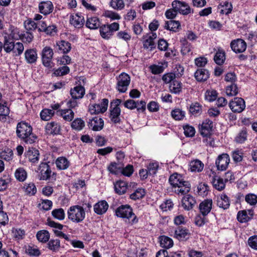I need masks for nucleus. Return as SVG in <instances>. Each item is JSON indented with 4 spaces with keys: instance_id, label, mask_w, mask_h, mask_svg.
Returning a JSON list of instances; mask_svg holds the SVG:
<instances>
[{
    "instance_id": "nucleus-1",
    "label": "nucleus",
    "mask_w": 257,
    "mask_h": 257,
    "mask_svg": "<svg viewBox=\"0 0 257 257\" xmlns=\"http://www.w3.org/2000/svg\"><path fill=\"white\" fill-rule=\"evenodd\" d=\"M16 133L19 138L27 144L33 143L37 139L32 133V127L25 122L22 121L18 123Z\"/></svg>"
},
{
    "instance_id": "nucleus-2",
    "label": "nucleus",
    "mask_w": 257,
    "mask_h": 257,
    "mask_svg": "<svg viewBox=\"0 0 257 257\" xmlns=\"http://www.w3.org/2000/svg\"><path fill=\"white\" fill-rule=\"evenodd\" d=\"M67 214L68 219L76 223L82 222L85 218L84 208L79 205L70 207L68 209Z\"/></svg>"
},
{
    "instance_id": "nucleus-3",
    "label": "nucleus",
    "mask_w": 257,
    "mask_h": 257,
    "mask_svg": "<svg viewBox=\"0 0 257 257\" xmlns=\"http://www.w3.org/2000/svg\"><path fill=\"white\" fill-rule=\"evenodd\" d=\"M115 214L117 217L123 219H130L131 217H133L131 221L132 224H136L139 221L138 218L133 212V208L129 205L119 206L115 209Z\"/></svg>"
},
{
    "instance_id": "nucleus-4",
    "label": "nucleus",
    "mask_w": 257,
    "mask_h": 257,
    "mask_svg": "<svg viewBox=\"0 0 257 257\" xmlns=\"http://www.w3.org/2000/svg\"><path fill=\"white\" fill-rule=\"evenodd\" d=\"M116 88L117 91L120 93L125 92L131 83L130 75L124 72L121 73L116 77Z\"/></svg>"
},
{
    "instance_id": "nucleus-5",
    "label": "nucleus",
    "mask_w": 257,
    "mask_h": 257,
    "mask_svg": "<svg viewBox=\"0 0 257 257\" xmlns=\"http://www.w3.org/2000/svg\"><path fill=\"white\" fill-rule=\"evenodd\" d=\"M119 24L117 23H113L110 25H103L100 27V34L101 36L105 39H109L113 34L114 32L119 29Z\"/></svg>"
},
{
    "instance_id": "nucleus-6",
    "label": "nucleus",
    "mask_w": 257,
    "mask_h": 257,
    "mask_svg": "<svg viewBox=\"0 0 257 257\" xmlns=\"http://www.w3.org/2000/svg\"><path fill=\"white\" fill-rule=\"evenodd\" d=\"M54 53L52 49L48 46L43 48L41 52V57L43 65L48 68L53 66L52 58Z\"/></svg>"
},
{
    "instance_id": "nucleus-7",
    "label": "nucleus",
    "mask_w": 257,
    "mask_h": 257,
    "mask_svg": "<svg viewBox=\"0 0 257 257\" xmlns=\"http://www.w3.org/2000/svg\"><path fill=\"white\" fill-rule=\"evenodd\" d=\"M39 176L40 180H47L50 178L55 177L56 174L52 172L50 166L47 163H41L38 169Z\"/></svg>"
},
{
    "instance_id": "nucleus-8",
    "label": "nucleus",
    "mask_w": 257,
    "mask_h": 257,
    "mask_svg": "<svg viewBox=\"0 0 257 257\" xmlns=\"http://www.w3.org/2000/svg\"><path fill=\"white\" fill-rule=\"evenodd\" d=\"M172 6L174 9L183 15H187L193 13L189 5L184 2L174 1L172 2Z\"/></svg>"
},
{
    "instance_id": "nucleus-9",
    "label": "nucleus",
    "mask_w": 257,
    "mask_h": 257,
    "mask_svg": "<svg viewBox=\"0 0 257 257\" xmlns=\"http://www.w3.org/2000/svg\"><path fill=\"white\" fill-rule=\"evenodd\" d=\"M108 103V100L104 98L99 103L90 105L89 106V111L92 114L103 113L107 110Z\"/></svg>"
},
{
    "instance_id": "nucleus-10",
    "label": "nucleus",
    "mask_w": 257,
    "mask_h": 257,
    "mask_svg": "<svg viewBox=\"0 0 257 257\" xmlns=\"http://www.w3.org/2000/svg\"><path fill=\"white\" fill-rule=\"evenodd\" d=\"M229 107L234 112H241L245 108V101L241 97H235L229 104Z\"/></svg>"
},
{
    "instance_id": "nucleus-11",
    "label": "nucleus",
    "mask_w": 257,
    "mask_h": 257,
    "mask_svg": "<svg viewBox=\"0 0 257 257\" xmlns=\"http://www.w3.org/2000/svg\"><path fill=\"white\" fill-rule=\"evenodd\" d=\"M230 162V158L228 154H222L219 155L216 160L215 164L217 170L225 171L228 167Z\"/></svg>"
},
{
    "instance_id": "nucleus-12",
    "label": "nucleus",
    "mask_w": 257,
    "mask_h": 257,
    "mask_svg": "<svg viewBox=\"0 0 257 257\" xmlns=\"http://www.w3.org/2000/svg\"><path fill=\"white\" fill-rule=\"evenodd\" d=\"M157 38L155 33H151L143 37V46L144 48L149 49L152 51L156 47L154 40Z\"/></svg>"
},
{
    "instance_id": "nucleus-13",
    "label": "nucleus",
    "mask_w": 257,
    "mask_h": 257,
    "mask_svg": "<svg viewBox=\"0 0 257 257\" xmlns=\"http://www.w3.org/2000/svg\"><path fill=\"white\" fill-rule=\"evenodd\" d=\"M88 126L90 129L94 131H99L104 126V121L103 119L99 116H95L90 119L88 122Z\"/></svg>"
},
{
    "instance_id": "nucleus-14",
    "label": "nucleus",
    "mask_w": 257,
    "mask_h": 257,
    "mask_svg": "<svg viewBox=\"0 0 257 257\" xmlns=\"http://www.w3.org/2000/svg\"><path fill=\"white\" fill-rule=\"evenodd\" d=\"M232 50L236 53L244 52L246 48V44L244 41L238 39L232 41L230 43Z\"/></svg>"
},
{
    "instance_id": "nucleus-15",
    "label": "nucleus",
    "mask_w": 257,
    "mask_h": 257,
    "mask_svg": "<svg viewBox=\"0 0 257 257\" xmlns=\"http://www.w3.org/2000/svg\"><path fill=\"white\" fill-rule=\"evenodd\" d=\"M195 198L190 194H185L182 199V205L184 209L190 210L192 209L196 204Z\"/></svg>"
},
{
    "instance_id": "nucleus-16",
    "label": "nucleus",
    "mask_w": 257,
    "mask_h": 257,
    "mask_svg": "<svg viewBox=\"0 0 257 257\" xmlns=\"http://www.w3.org/2000/svg\"><path fill=\"white\" fill-rule=\"evenodd\" d=\"M174 236L179 241H186L189 238L190 233L188 229L178 227L175 231Z\"/></svg>"
},
{
    "instance_id": "nucleus-17",
    "label": "nucleus",
    "mask_w": 257,
    "mask_h": 257,
    "mask_svg": "<svg viewBox=\"0 0 257 257\" xmlns=\"http://www.w3.org/2000/svg\"><path fill=\"white\" fill-rule=\"evenodd\" d=\"M253 215L252 210H241L238 212L237 219L241 223H245L251 220Z\"/></svg>"
},
{
    "instance_id": "nucleus-18",
    "label": "nucleus",
    "mask_w": 257,
    "mask_h": 257,
    "mask_svg": "<svg viewBox=\"0 0 257 257\" xmlns=\"http://www.w3.org/2000/svg\"><path fill=\"white\" fill-rule=\"evenodd\" d=\"M53 5L51 1H43L39 3V12L44 15H47L52 12Z\"/></svg>"
},
{
    "instance_id": "nucleus-19",
    "label": "nucleus",
    "mask_w": 257,
    "mask_h": 257,
    "mask_svg": "<svg viewBox=\"0 0 257 257\" xmlns=\"http://www.w3.org/2000/svg\"><path fill=\"white\" fill-rule=\"evenodd\" d=\"M213 127V122L209 119H206L203 121L200 127V134L203 137H208L210 135V133Z\"/></svg>"
},
{
    "instance_id": "nucleus-20",
    "label": "nucleus",
    "mask_w": 257,
    "mask_h": 257,
    "mask_svg": "<svg viewBox=\"0 0 257 257\" xmlns=\"http://www.w3.org/2000/svg\"><path fill=\"white\" fill-rule=\"evenodd\" d=\"M108 208V204L105 200H101L95 203L93 206L94 211L98 215L104 214Z\"/></svg>"
},
{
    "instance_id": "nucleus-21",
    "label": "nucleus",
    "mask_w": 257,
    "mask_h": 257,
    "mask_svg": "<svg viewBox=\"0 0 257 257\" xmlns=\"http://www.w3.org/2000/svg\"><path fill=\"white\" fill-rule=\"evenodd\" d=\"M212 205V199H207L203 201L199 205V210L203 216H206L210 212Z\"/></svg>"
},
{
    "instance_id": "nucleus-22",
    "label": "nucleus",
    "mask_w": 257,
    "mask_h": 257,
    "mask_svg": "<svg viewBox=\"0 0 257 257\" xmlns=\"http://www.w3.org/2000/svg\"><path fill=\"white\" fill-rule=\"evenodd\" d=\"M60 130V125L56 122H48L45 126L46 132L49 135H57Z\"/></svg>"
},
{
    "instance_id": "nucleus-23",
    "label": "nucleus",
    "mask_w": 257,
    "mask_h": 257,
    "mask_svg": "<svg viewBox=\"0 0 257 257\" xmlns=\"http://www.w3.org/2000/svg\"><path fill=\"white\" fill-rule=\"evenodd\" d=\"M25 156L30 162L35 163L39 160V152L35 148H29L25 153Z\"/></svg>"
},
{
    "instance_id": "nucleus-24",
    "label": "nucleus",
    "mask_w": 257,
    "mask_h": 257,
    "mask_svg": "<svg viewBox=\"0 0 257 257\" xmlns=\"http://www.w3.org/2000/svg\"><path fill=\"white\" fill-rule=\"evenodd\" d=\"M217 205L224 210L228 208L230 206L229 197L225 194H221L217 198Z\"/></svg>"
},
{
    "instance_id": "nucleus-25",
    "label": "nucleus",
    "mask_w": 257,
    "mask_h": 257,
    "mask_svg": "<svg viewBox=\"0 0 257 257\" xmlns=\"http://www.w3.org/2000/svg\"><path fill=\"white\" fill-rule=\"evenodd\" d=\"M70 23L75 28H80L84 25V18L78 14L72 15L70 16Z\"/></svg>"
},
{
    "instance_id": "nucleus-26",
    "label": "nucleus",
    "mask_w": 257,
    "mask_h": 257,
    "mask_svg": "<svg viewBox=\"0 0 257 257\" xmlns=\"http://www.w3.org/2000/svg\"><path fill=\"white\" fill-rule=\"evenodd\" d=\"M85 94V89L82 86H76L70 91V94L73 99H80Z\"/></svg>"
},
{
    "instance_id": "nucleus-27",
    "label": "nucleus",
    "mask_w": 257,
    "mask_h": 257,
    "mask_svg": "<svg viewBox=\"0 0 257 257\" xmlns=\"http://www.w3.org/2000/svg\"><path fill=\"white\" fill-rule=\"evenodd\" d=\"M209 72L205 69H198L195 73L194 76L198 81H205L209 77Z\"/></svg>"
},
{
    "instance_id": "nucleus-28",
    "label": "nucleus",
    "mask_w": 257,
    "mask_h": 257,
    "mask_svg": "<svg viewBox=\"0 0 257 257\" xmlns=\"http://www.w3.org/2000/svg\"><path fill=\"white\" fill-rule=\"evenodd\" d=\"M184 181L182 176L178 174H174L171 175L169 178V182L174 188H178V186L181 185Z\"/></svg>"
},
{
    "instance_id": "nucleus-29",
    "label": "nucleus",
    "mask_w": 257,
    "mask_h": 257,
    "mask_svg": "<svg viewBox=\"0 0 257 257\" xmlns=\"http://www.w3.org/2000/svg\"><path fill=\"white\" fill-rule=\"evenodd\" d=\"M25 57L28 63H35L37 59V54L34 49H28L25 52Z\"/></svg>"
},
{
    "instance_id": "nucleus-30",
    "label": "nucleus",
    "mask_w": 257,
    "mask_h": 257,
    "mask_svg": "<svg viewBox=\"0 0 257 257\" xmlns=\"http://www.w3.org/2000/svg\"><path fill=\"white\" fill-rule=\"evenodd\" d=\"M12 233L14 239L16 241H19L25 238L26 231L20 228H13Z\"/></svg>"
},
{
    "instance_id": "nucleus-31",
    "label": "nucleus",
    "mask_w": 257,
    "mask_h": 257,
    "mask_svg": "<svg viewBox=\"0 0 257 257\" xmlns=\"http://www.w3.org/2000/svg\"><path fill=\"white\" fill-rule=\"evenodd\" d=\"M57 168L59 170H66L69 165V161L65 157H59L55 162Z\"/></svg>"
},
{
    "instance_id": "nucleus-32",
    "label": "nucleus",
    "mask_w": 257,
    "mask_h": 257,
    "mask_svg": "<svg viewBox=\"0 0 257 257\" xmlns=\"http://www.w3.org/2000/svg\"><path fill=\"white\" fill-rule=\"evenodd\" d=\"M114 189L116 193H125L127 191H130L127 183L122 181H119L114 184Z\"/></svg>"
},
{
    "instance_id": "nucleus-33",
    "label": "nucleus",
    "mask_w": 257,
    "mask_h": 257,
    "mask_svg": "<svg viewBox=\"0 0 257 257\" xmlns=\"http://www.w3.org/2000/svg\"><path fill=\"white\" fill-rule=\"evenodd\" d=\"M56 46L58 47V50H61L63 53H68L71 49V44L64 40H62L56 43Z\"/></svg>"
},
{
    "instance_id": "nucleus-34",
    "label": "nucleus",
    "mask_w": 257,
    "mask_h": 257,
    "mask_svg": "<svg viewBox=\"0 0 257 257\" xmlns=\"http://www.w3.org/2000/svg\"><path fill=\"white\" fill-rule=\"evenodd\" d=\"M120 109L119 107L110 108V118L112 121L116 123L120 121Z\"/></svg>"
},
{
    "instance_id": "nucleus-35",
    "label": "nucleus",
    "mask_w": 257,
    "mask_h": 257,
    "mask_svg": "<svg viewBox=\"0 0 257 257\" xmlns=\"http://www.w3.org/2000/svg\"><path fill=\"white\" fill-rule=\"evenodd\" d=\"M86 26L90 29H96L100 26V22L97 17L88 18L86 22Z\"/></svg>"
},
{
    "instance_id": "nucleus-36",
    "label": "nucleus",
    "mask_w": 257,
    "mask_h": 257,
    "mask_svg": "<svg viewBox=\"0 0 257 257\" xmlns=\"http://www.w3.org/2000/svg\"><path fill=\"white\" fill-rule=\"evenodd\" d=\"M182 83L175 79L169 85L170 91L175 94L179 93L182 91Z\"/></svg>"
},
{
    "instance_id": "nucleus-37",
    "label": "nucleus",
    "mask_w": 257,
    "mask_h": 257,
    "mask_svg": "<svg viewBox=\"0 0 257 257\" xmlns=\"http://www.w3.org/2000/svg\"><path fill=\"white\" fill-rule=\"evenodd\" d=\"M190 167L192 172H200L203 170L204 164L200 160H196L190 162Z\"/></svg>"
},
{
    "instance_id": "nucleus-38",
    "label": "nucleus",
    "mask_w": 257,
    "mask_h": 257,
    "mask_svg": "<svg viewBox=\"0 0 257 257\" xmlns=\"http://www.w3.org/2000/svg\"><path fill=\"white\" fill-rule=\"evenodd\" d=\"M160 244L161 247L166 248H169L173 246V240L166 236L163 235L160 237Z\"/></svg>"
},
{
    "instance_id": "nucleus-39",
    "label": "nucleus",
    "mask_w": 257,
    "mask_h": 257,
    "mask_svg": "<svg viewBox=\"0 0 257 257\" xmlns=\"http://www.w3.org/2000/svg\"><path fill=\"white\" fill-rule=\"evenodd\" d=\"M47 245L49 249L57 252L60 247V241L58 239H52L48 241Z\"/></svg>"
},
{
    "instance_id": "nucleus-40",
    "label": "nucleus",
    "mask_w": 257,
    "mask_h": 257,
    "mask_svg": "<svg viewBox=\"0 0 257 257\" xmlns=\"http://www.w3.org/2000/svg\"><path fill=\"white\" fill-rule=\"evenodd\" d=\"M180 26V24L179 21L170 20L166 22L164 28L170 31L176 32Z\"/></svg>"
},
{
    "instance_id": "nucleus-41",
    "label": "nucleus",
    "mask_w": 257,
    "mask_h": 257,
    "mask_svg": "<svg viewBox=\"0 0 257 257\" xmlns=\"http://www.w3.org/2000/svg\"><path fill=\"white\" fill-rule=\"evenodd\" d=\"M225 60V55L224 51L222 49H218L216 53L214 60L218 65H222Z\"/></svg>"
},
{
    "instance_id": "nucleus-42",
    "label": "nucleus",
    "mask_w": 257,
    "mask_h": 257,
    "mask_svg": "<svg viewBox=\"0 0 257 257\" xmlns=\"http://www.w3.org/2000/svg\"><path fill=\"white\" fill-rule=\"evenodd\" d=\"M37 239L41 242H46L49 241L50 238V234L49 232L45 230L39 231L36 234Z\"/></svg>"
},
{
    "instance_id": "nucleus-43",
    "label": "nucleus",
    "mask_w": 257,
    "mask_h": 257,
    "mask_svg": "<svg viewBox=\"0 0 257 257\" xmlns=\"http://www.w3.org/2000/svg\"><path fill=\"white\" fill-rule=\"evenodd\" d=\"M190 112L194 115H199L202 113V106L198 102L192 103L189 107Z\"/></svg>"
},
{
    "instance_id": "nucleus-44",
    "label": "nucleus",
    "mask_w": 257,
    "mask_h": 257,
    "mask_svg": "<svg viewBox=\"0 0 257 257\" xmlns=\"http://www.w3.org/2000/svg\"><path fill=\"white\" fill-rule=\"evenodd\" d=\"M85 126L84 121L80 118H77L72 122L71 127L76 131H81Z\"/></svg>"
},
{
    "instance_id": "nucleus-45",
    "label": "nucleus",
    "mask_w": 257,
    "mask_h": 257,
    "mask_svg": "<svg viewBox=\"0 0 257 257\" xmlns=\"http://www.w3.org/2000/svg\"><path fill=\"white\" fill-rule=\"evenodd\" d=\"M3 48L7 53H10L15 49L14 43L7 38V36L4 37V43L3 44Z\"/></svg>"
},
{
    "instance_id": "nucleus-46",
    "label": "nucleus",
    "mask_w": 257,
    "mask_h": 257,
    "mask_svg": "<svg viewBox=\"0 0 257 257\" xmlns=\"http://www.w3.org/2000/svg\"><path fill=\"white\" fill-rule=\"evenodd\" d=\"M51 214L54 218L59 220H62L65 218V214L62 208L55 209L52 211Z\"/></svg>"
},
{
    "instance_id": "nucleus-47",
    "label": "nucleus",
    "mask_w": 257,
    "mask_h": 257,
    "mask_svg": "<svg viewBox=\"0 0 257 257\" xmlns=\"http://www.w3.org/2000/svg\"><path fill=\"white\" fill-rule=\"evenodd\" d=\"M13 152L10 149L7 148L0 153V158L9 161L13 159Z\"/></svg>"
},
{
    "instance_id": "nucleus-48",
    "label": "nucleus",
    "mask_w": 257,
    "mask_h": 257,
    "mask_svg": "<svg viewBox=\"0 0 257 257\" xmlns=\"http://www.w3.org/2000/svg\"><path fill=\"white\" fill-rule=\"evenodd\" d=\"M171 115L175 120H181L185 115V111L180 109H175L171 112Z\"/></svg>"
},
{
    "instance_id": "nucleus-49",
    "label": "nucleus",
    "mask_w": 257,
    "mask_h": 257,
    "mask_svg": "<svg viewBox=\"0 0 257 257\" xmlns=\"http://www.w3.org/2000/svg\"><path fill=\"white\" fill-rule=\"evenodd\" d=\"M110 6L114 10H121L124 7L123 0H111Z\"/></svg>"
},
{
    "instance_id": "nucleus-50",
    "label": "nucleus",
    "mask_w": 257,
    "mask_h": 257,
    "mask_svg": "<svg viewBox=\"0 0 257 257\" xmlns=\"http://www.w3.org/2000/svg\"><path fill=\"white\" fill-rule=\"evenodd\" d=\"M191 189V185L189 182L184 181L183 183L180 186H178L177 190H175L174 191H178L179 193H189Z\"/></svg>"
},
{
    "instance_id": "nucleus-51",
    "label": "nucleus",
    "mask_w": 257,
    "mask_h": 257,
    "mask_svg": "<svg viewBox=\"0 0 257 257\" xmlns=\"http://www.w3.org/2000/svg\"><path fill=\"white\" fill-rule=\"evenodd\" d=\"M220 6L223 8L220 12L221 14L227 15L231 12L232 6L231 3L228 2H223L220 5Z\"/></svg>"
},
{
    "instance_id": "nucleus-52",
    "label": "nucleus",
    "mask_w": 257,
    "mask_h": 257,
    "mask_svg": "<svg viewBox=\"0 0 257 257\" xmlns=\"http://www.w3.org/2000/svg\"><path fill=\"white\" fill-rule=\"evenodd\" d=\"M61 114L63 118L67 121H71L74 117V112L70 109L62 110Z\"/></svg>"
},
{
    "instance_id": "nucleus-53",
    "label": "nucleus",
    "mask_w": 257,
    "mask_h": 257,
    "mask_svg": "<svg viewBox=\"0 0 257 257\" xmlns=\"http://www.w3.org/2000/svg\"><path fill=\"white\" fill-rule=\"evenodd\" d=\"M54 113V111L53 110L44 109L41 111L40 113L41 118L43 120H48L53 116Z\"/></svg>"
},
{
    "instance_id": "nucleus-54",
    "label": "nucleus",
    "mask_w": 257,
    "mask_h": 257,
    "mask_svg": "<svg viewBox=\"0 0 257 257\" xmlns=\"http://www.w3.org/2000/svg\"><path fill=\"white\" fill-rule=\"evenodd\" d=\"M226 93L227 95L232 96L236 95L238 93L237 87L236 84L232 83L230 85L226 87Z\"/></svg>"
},
{
    "instance_id": "nucleus-55",
    "label": "nucleus",
    "mask_w": 257,
    "mask_h": 257,
    "mask_svg": "<svg viewBox=\"0 0 257 257\" xmlns=\"http://www.w3.org/2000/svg\"><path fill=\"white\" fill-rule=\"evenodd\" d=\"M247 139V132L245 129L242 130L237 134L235 138V141L238 143H242L244 142Z\"/></svg>"
},
{
    "instance_id": "nucleus-56",
    "label": "nucleus",
    "mask_w": 257,
    "mask_h": 257,
    "mask_svg": "<svg viewBox=\"0 0 257 257\" xmlns=\"http://www.w3.org/2000/svg\"><path fill=\"white\" fill-rule=\"evenodd\" d=\"M206 222L207 219L205 216H203L202 214L197 215L194 218L195 224L199 227L202 226Z\"/></svg>"
},
{
    "instance_id": "nucleus-57",
    "label": "nucleus",
    "mask_w": 257,
    "mask_h": 257,
    "mask_svg": "<svg viewBox=\"0 0 257 257\" xmlns=\"http://www.w3.org/2000/svg\"><path fill=\"white\" fill-rule=\"evenodd\" d=\"M27 252L31 256H38L41 254L40 250L34 245H29L27 248Z\"/></svg>"
},
{
    "instance_id": "nucleus-58",
    "label": "nucleus",
    "mask_w": 257,
    "mask_h": 257,
    "mask_svg": "<svg viewBox=\"0 0 257 257\" xmlns=\"http://www.w3.org/2000/svg\"><path fill=\"white\" fill-rule=\"evenodd\" d=\"M122 168V164H117L116 163H111L108 167L109 171L112 173L116 174L119 171H120Z\"/></svg>"
},
{
    "instance_id": "nucleus-59",
    "label": "nucleus",
    "mask_w": 257,
    "mask_h": 257,
    "mask_svg": "<svg viewBox=\"0 0 257 257\" xmlns=\"http://www.w3.org/2000/svg\"><path fill=\"white\" fill-rule=\"evenodd\" d=\"M15 176L20 181H24L27 178V172L24 169L19 168L16 170Z\"/></svg>"
},
{
    "instance_id": "nucleus-60",
    "label": "nucleus",
    "mask_w": 257,
    "mask_h": 257,
    "mask_svg": "<svg viewBox=\"0 0 257 257\" xmlns=\"http://www.w3.org/2000/svg\"><path fill=\"white\" fill-rule=\"evenodd\" d=\"M175 74L173 73H167L163 75L162 77V80L165 83H170V84L171 82H172V81L175 79Z\"/></svg>"
},
{
    "instance_id": "nucleus-61",
    "label": "nucleus",
    "mask_w": 257,
    "mask_h": 257,
    "mask_svg": "<svg viewBox=\"0 0 257 257\" xmlns=\"http://www.w3.org/2000/svg\"><path fill=\"white\" fill-rule=\"evenodd\" d=\"M151 72L154 74H159L164 71V67L163 65H152L149 67Z\"/></svg>"
},
{
    "instance_id": "nucleus-62",
    "label": "nucleus",
    "mask_w": 257,
    "mask_h": 257,
    "mask_svg": "<svg viewBox=\"0 0 257 257\" xmlns=\"http://www.w3.org/2000/svg\"><path fill=\"white\" fill-rule=\"evenodd\" d=\"M26 29L28 31L34 30L38 27V24L32 20H27L24 23Z\"/></svg>"
},
{
    "instance_id": "nucleus-63",
    "label": "nucleus",
    "mask_w": 257,
    "mask_h": 257,
    "mask_svg": "<svg viewBox=\"0 0 257 257\" xmlns=\"http://www.w3.org/2000/svg\"><path fill=\"white\" fill-rule=\"evenodd\" d=\"M183 129L184 131V135L186 137H192L195 134V128L192 126L186 125L183 126Z\"/></svg>"
},
{
    "instance_id": "nucleus-64",
    "label": "nucleus",
    "mask_w": 257,
    "mask_h": 257,
    "mask_svg": "<svg viewBox=\"0 0 257 257\" xmlns=\"http://www.w3.org/2000/svg\"><path fill=\"white\" fill-rule=\"evenodd\" d=\"M69 71V68L68 66H64L56 70L54 72V74L57 76H63L68 73Z\"/></svg>"
}]
</instances>
